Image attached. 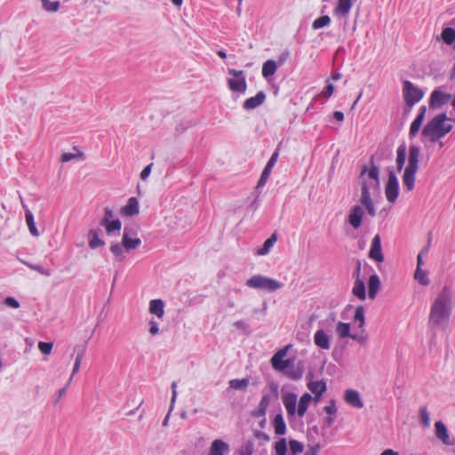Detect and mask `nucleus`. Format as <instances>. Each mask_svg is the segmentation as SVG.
I'll use <instances>...</instances> for the list:
<instances>
[{
	"label": "nucleus",
	"instance_id": "34",
	"mask_svg": "<svg viewBox=\"0 0 455 455\" xmlns=\"http://www.w3.org/2000/svg\"><path fill=\"white\" fill-rule=\"evenodd\" d=\"M273 426L275 428V433L279 435H283L286 432V424L284 422L283 417L281 413H278L275 416L273 420Z\"/></svg>",
	"mask_w": 455,
	"mask_h": 455
},
{
	"label": "nucleus",
	"instance_id": "7",
	"mask_svg": "<svg viewBox=\"0 0 455 455\" xmlns=\"http://www.w3.org/2000/svg\"><path fill=\"white\" fill-rule=\"evenodd\" d=\"M385 195L387 200L394 204L399 196V183L395 173L393 171L388 172V179L385 187Z\"/></svg>",
	"mask_w": 455,
	"mask_h": 455
},
{
	"label": "nucleus",
	"instance_id": "35",
	"mask_svg": "<svg viewBox=\"0 0 455 455\" xmlns=\"http://www.w3.org/2000/svg\"><path fill=\"white\" fill-rule=\"evenodd\" d=\"M277 240L276 234H273L269 238H267L261 248L257 250V255H266L269 252L270 248L275 244Z\"/></svg>",
	"mask_w": 455,
	"mask_h": 455
},
{
	"label": "nucleus",
	"instance_id": "8",
	"mask_svg": "<svg viewBox=\"0 0 455 455\" xmlns=\"http://www.w3.org/2000/svg\"><path fill=\"white\" fill-rule=\"evenodd\" d=\"M313 378L314 373L309 371L306 375V379L308 380L307 387L315 395L314 400L319 401L322 395L326 392V381L323 379L314 381Z\"/></svg>",
	"mask_w": 455,
	"mask_h": 455
},
{
	"label": "nucleus",
	"instance_id": "54",
	"mask_svg": "<svg viewBox=\"0 0 455 455\" xmlns=\"http://www.w3.org/2000/svg\"><path fill=\"white\" fill-rule=\"evenodd\" d=\"M289 58H290V51L289 50H284L278 56V59H277V61H276L277 65L278 66L283 65L288 60Z\"/></svg>",
	"mask_w": 455,
	"mask_h": 455
},
{
	"label": "nucleus",
	"instance_id": "45",
	"mask_svg": "<svg viewBox=\"0 0 455 455\" xmlns=\"http://www.w3.org/2000/svg\"><path fill=\"white\" fill-rule=\"evenodd\" d=\"M330 23L331 18L328 15H323L314 20L312 28L313 29L316 30L328 26Z\"/></svg>",
	"mask_w": 455,
	"mask_h": 455
},
{
	"label": "nucleus",
	"instance_id": "37",
	"mask_svg": "<svg viewBox=\"0 0 455 455\" xmlns=\"http://www.w3.org/2000/svg\"><path fill=\"white\" fill-rule=\"evenodd\" d=\"M414 278L424 286H427L429 284L430 280L427 276V272L426 270H423L422 267H417L414 274Z\"/></svg>",
	"mask_w": 455,
	"mask_h": 455
},
{
	"label": "nucleus",
	"instance_id": "23",
	"mask_svg": "<svg viewBox=\"0 0 455 455\" xmlns=\"http://www.w3.org/2000/svg\"><path fill=\"white\" fill-rule=\"evenodd\" d=\"M380 280L377 274L370 275L368 280V296L370 299H374L380 289Z\"/></svg>",
	"mask_w": 455,
	"mask_h": 455
},
{
	"label": "nucleus",
	"instance_id": "50",
	"mask_svg": "<svg viewBox=\"0 0 455 455\" xmlns=\"http://www.w3.org/2000/svg\"><path fill=\"white\" fill-rule=\"evenodd\" d=\"M275 451L276 455H286L287 444L284 438L280 439L275 444Z\"/></svg>",
	"mask_w": 455,
	"mask_h": 455
},
{
	"label": "nucleus",
	"instance_id": "47",
	"mask_svg": "<svg viewBox=\"0 0 455 455\" xmlns=\"http://www.w3.org/2000/svg\"><path fill=\"white\" fill-rule=\"evenodd\" d=\"M419 419L420 423L425 427H428L430 426V414L427 411V406H422L419 409Z\"/></svg>",
	"mask_w": 455,
	"mask_h": 455
},
{
	"label": "nucleus",
	"instance_id": "53",
	"mask_svg": "<svg viewBox=\"0 0 455 455\" xmlns=\"http://www.w3.org/2000/svg\"><path fill=\"white\" fill-rule=\"evenodd\" d=\"M324 411L328 414V415H333L337 412V407H336V403H335V400L331 399L328 405L324 406L323 408Z\"/></svg>",
	"mask_w": 455,
	"mask_h": 455
},
{
	"label": "nucleus",
	"instance_id": "61",
	"mask_svg": "<svg viewBox=\"0 0 455 455\" xmlns=\"http://www.w3.org/2000/svg\"><path fill=\"white\" fill-rule=\"evenodd\" d=\"M333 92H334V85L332 84H328L324 87L322 93L324 95V97L329 98L332 95Z\"/></svg>",
	"mask_w": 455,
	"mask_h": 455
},
{
	"label": "nucleus",
	"instance_id": "64",
	"mask_svg": "<svg viewBox=\"0 0 455 455\" xmlns=\"http://www.w3.org/2000/svg\"><path fill=\"white\" fill-rule=\"evenodd\" d=\"M234 325L237 328V329H241L243 331H246L248 329V324L243 322V320H239V321H236L234 323Z\"/></svg>",
	"mask_w": 455,
	"mask_h": 455
},
{
	"label": "nucleus",
	"instance_id": "3",
	"mask_svg": "<svg viewBox=\"0 0 455 455\" xmlns=\"http://www.w3.org/2000/svg\"><path fill=\"white\" fill-rule=\"evenodd\" d=\"M450 120L446 113H441L429 120L422 129V136L428 139L431 143L437 142L448 134L453 125L446 121Z\"/></svg>",
	"mask_w": 455,
	"mask_h": 455
},
{
	"label": "nucleus",
	"instance_id": "1",
	"mask_svg": "<svg viewBox=\"0 0 455 455\" xmlns=\"http://www.w3.org/2000/svg\"><path fill=\"white\" fill-rule=\"evenodd\" d=\"M452 310V292L449 286H444L431 305L428 326L432 331L444 330L450 321Z\"/></svg>",
	"mask_w": 455,
	"mask_h": 455
},
{
	"label": "nucleus",
	"instance_id": "2",
	"mask_svg": "<svg viewBox=\"0 0 455 455\" xmlns=\"http://www.w3.org/2000/svg\"><path fill=\"white\" fill-rule=\"evenodd\" d=\"M373 156L371 158V166H362L359 178L362 180L360 204L365 207L368 215L371 218L376 216V208L371 196V188L379 189V169L373 163Z\"/></svg>",
	"mask_w": 455,
	"mask_h": 455
},
{
	"label": "nucleus",
	"instance_id": "24",
	"mask_svg": "<svg viewBox=\"0 0 455 455\" xmlns=\"http://www.w3.org/2000/svg\"><path fill=\"white\" fill-rule=\"evenodd\" d=\"M315 344L322 349H329L331 347L330 337L323 330H318L314 336Z\"/></svg>",
	"mask_w": 455,
	"mask_h": 455
},
{
	"label": "nucleus",
	"instance_id": "4",
	"mask_svg": "<svg viewBox=\"0 0 455 455\" xmlns=\"http://www.w3.org/2000/svg\"><path fill=\"white\" fill-rule=\"evenodd\" d=\"M245 284L250 288L262 290L267 292H274L283 286V283L259 274L254 275L247 279Z\"/></svg>",
	"mask_w": 455,
	"mask_h": 455
},
{
	"label": "nucleus",
	"instance_id": "59",
	"mask_svg": "<svg viewBox=\"0 0 455 455\" xmlns=\"http://www.w3.org/2000/svg\"><path fill=\"white\" fill-rule=\"evenodd\" d=\"M153 164H148L140 172L141 180H145L150 175L152 170Z\"/></svg>",
	"mask_w": 455,
	"mask_h": 455
},
{
	"label": "nucleus",
	"instance_id": "11",
	"mask_svg": "<svg viewBox=\"0 0 455 455\" xmlns=\"http://www.w3.org/2000/svg\"><path fill=\"white\" fill-rule=\"evenodd\" d=\"M363 215L364 211L360 204L352 206L347 216L349 225L355 229L359 228L362 226Z\"/></svg>",
	"mask_w": 455,
	"mask_h": 455
},
{
	"label": "nucleus",
	"instance_id": "31",
	"mask_svg": "<svg viewBox=\"0 0 455 455\" xmlns=\"http://www.w3.org/2000/svg\"><path fill=\"white\" fill-rule=\"evenodd\" d=\"M23 208L25 209V219L27 225L28 227L29 232L33 236H38L39 232L36 227L34 215L32 212L26 208L24 204H22Z\"/></svg>",
	"mask_w": 455,
	"mask_h": 455
},
{
	"label": "nucleus",
	"instance_id": "55",
	"mask_svg": "<svg viewBox=\"0 0 455 455\" xmlns=\"http://www.w3.org/2000/svg\"><path fill=\"white\" fill-rule=\"evenodd\" d=\"M269 403H270V395L269 394H264L261 397V400L259 403V407L264 409L266 411L267 410V407L269 405Z\"/></svg>",
	"mask_w": 455,
	"mask_h": 455
},
{
	"label": "nucleus",
	"instance_id": "28",
	"mask_svg": "<svg viewBox=\"0 0 455 455\" xmlns=\"http://www.w3.org/2000/svg\"><path fill=\"white\" fill-rule=\"evenodd\" d=\"M312 399L313 397L309 393H305L300 396L297 408V413L299 417H303L305 415Z\"/></svg>",
	"mask_w": 455,
	"mask_h": 455
},
{
	"label": "nucleus",
	"instance_id": "38",
	"mask_svg": "<svg viewBox=\"0 0 455 455\" xmlns=\"http://www.w3.org/2000/svg\"><path fill=\"white\" fill-rule=\"evenodd\" d=\"M124 246L119 243H112L110 246V251L114 254L116 259L119 261L123 260L124 259Z\"/></svg>",
	"mask_w": 455,
	"mask_h": 455
},
{
	"label": "nucleus",
	"instance_id": "36",
	"mask_svg": "<svg viewBox=\"0 0 455 455\" xmlns=\"http://www.w3.org/2000/svg\"><path fill=\"white\" fill-rule=\"evenodd\" d=\"M249 379H233L229 380L228 385L229 387L236 389V390H244L249 386Z\"/></svg>",
	"mask_w": 455,
	"mask_h": 455
},
{
	"label": "nucleus",
	"instance_id": "63",
	"mask_svg": "<svg viewBox=\"0 0 455 455\" xmlns=\"http://www.w3.org/2000/svg\"><path fill=\"white\" fill-rule=\"evenodd\" d=\"M319 445L310 446L304 455H318Z\"/></svg>",
	"mask_w": 455,
	"mask_h": 455
},
{
	"label": "nucleus",
	"instance_id": "18",
	"mask_svg": "<svg viewBox=\"0 0 455 455\" xmlns=\"http://www.w3.org/2000/svg\"><path fill=\"white\" fill-rule=\"evenodd\" d=\"M435 435L446 445H454L453 442H451L448 429L445 424L439 420L435 423Z\"/></svg>",
	"mask_w": 455,
	"mask_h": 455
},
{
	"label": "nucleus",
	"instance_id": "25",
	"mask_svg": "<svg viewBox=\"0 0 455 455\" xmlns=\"http://www.w3.org/2000/svg\"><path fill=\"white\" fill-rule=\"evenodd\" d=\"M352 8V0H338V4L334 9L335 15L347 17Z\"/></svg>",
	"mask_w": 455,
	"mask_h": 455
},
{
	"label": "nucleus",
	"instance_id": "33",
	"mask_svg": "<svg viewBox=\"0 0 455 455\" xmlns=\"http://www.w3.org/2000/svg\"><path fill=\"white\" fill-rule=\"evenodd\" d=\"M89 237V247L91 249H96L105 244L104 240L99 237V233L96 229H91L88 233Z\"/></svg>",
	"mask_w": 455,
	"mask_h": 455
},
{
	"label": "nucleus",
	"instance_id": "30",
	"mask_svg": "<svg viewBox=\"0 0 455 455\" xmlns=\"http://www.w3.org/2000/svg\"><path fill=\"white\" fill-rule=\"evenodd\" d=\"M406 145L404 142L400 144L396 149V167L397 171L400 172L404 166L406 160Z\"/></svg>",
	"mask_w": 455,
	"mask_h": 455
},
{
	"label": "nucleus",
	"instance_id": "39",
	"mask_svg": "<svg viewBox=\"0 0 455 455\" xmlns=\"http://www.w3.org/2000/svg\"><path fill=\"white\" fill-rule=\"evenodd\" d=\"M336 331L339 335L341 339L351 336L350 333V324L347 323L339 322L336 326Z\"/></svg>",
	"mask_w": 455,
	"mask_h": 455
},
{
	"label": "nucleus",
	"instance_id": "62",
	"mask_svg": "<svg viewBox=\"0 0 455 455\" xmlns=\"http://www.w3.org/2000/svg\"><path fill=\"white\" fill-rule=\"evenodd\" d=\"M149 332L152 334V335H156L158 332H159V327H158V323L154 321V320H151L149 322Z\"/></svg>",
	"mask_w": 455,
	"mask_h": 455
},
{
	"label": "nucleus",
	"instance_id": "48",
	"mask_svg": "<svg viewBox=\"0 0 455 455\" xmlns=\"http://www.w3.org/2000/svg\"><path fill=\"white\" fill-rule=\"evenodd\" d=\"M289 446L292 455L301 453L304 449V445L300 442L293 439L289 441Z\"/></svg>",
	"mask_w": 455,
	"mask_h": 455
},
{
	"label": "nucleus",
	"instance_id": "22",
	"mask_svg": "<svg viewBox=\"0 0 455 455\" xmlns=\"http://www.w3.org/2000/svg\"><path fill=\"white\" fill-rule=\"evenodd\" d=\"M417 169H411L405 167L403 175V183L408 191L413 190L415 187V180Z\"/></svg>",
	"mask_w": 455,
	"mask_h": 455
},
{
	"label": "nucleus",
	"instance_id": "29",
	"mask_svg": "<svg viewBox=\"0 0 455 455\" xmlns=\"http://www.w3.org/2000/svg\"><path fill=\"white\" fill-rule=\"evenodd\" d=\"M100 226L104 227L108 234L114 233L115 231H120L122 228V222L119 219L114 220H108V219H102Z\"/></svg>",
	"mask_w": 455,
	"mask_h": 455
},
{
	"label": "nucleus",
	"instance_id": "32",
	"mask_svg": "<svg viewBox=\"0 0 455 455\" xmlns=\"http://www.w3.org/2000/svg\"><path fill=\"white\" fill-rule=\"evenodd\" d=\"M353 294L361 300H364L366 298L365 284L364 282L360 278H355V284L352 290Z\"/></svg>",
	"mask_w": 455,
	"mask_h": 455
},
{
	"label": "nucleus",
	"instance_id": "43",
	"mask_svg": "<svg viewBox=\"0 0 455 455\" xmlns=\"http://www.w3.org/2000/svg\"><path fill=\"white\" fill-rule=\"evenodd\" d=\"M43 9L49 12H56L60 9V1L41 0Z\"/></svg>",
	"mask_w": 455,
	"mask_h": 455
},
{
	"label": "nucleus",
	"instance_id": "57",
	"mask_svg": "<svg viewBox=\"0 0 455 455\" xmlns=\"http://www.w3.org/2000/svg\"><path fill=\"white\" fill-rule=\"evenodd\" d=\"M31 269L38 272L39 274L43 275H45V276H50L51 275V271L47 268H44V267H42L41 265H36L35 264V266H31Z\"/></svg>",
	"mask_w": 455,
	"mask_h": 455
},
{
	"label": "nucleus",
	"instance_id": "16",
	"mask_svg": "<svg viewBox=\"0 0 455 455\" xmlns=\"http://www.w3.org/2000/svg\"><path fill=\"white\" fill-rule=\"evenodd\" d=\"M426 112H427V107L421 106L419 109V113H418L416 118L412 121V123L411 124L410 132H409V135L411 138L416 136V134L419 131L420 126L424 121Z\"/></svg>",
	"mask_w": 455,
	"mask_h": 455
},
{
	"label": "nucleus",
	"instance_id": "46",
	"mask_svg": "<svg viewBox=\"0 0 455 455\" xmlns=\"http://www.w3.org/2000/svg\"><path fill=\"white\" fill-rule=\"evenodd\" d=\"M360 331L357 333H351L350 338L355 341H357L360 345L364 346L368 340V334L364 328H359Z\"/></svg>",
	"mask_w": 455,
	"mask_h": 455
},
{
	"label": "nucleus",
	"instance_id": "58",
	"mask_svg": "<svg viewBox=\"0 0 455 455\" xmlns=\"http://www.w3.org/2000/svg\"><path fill=\"white\" fill-rule=\"evenodd\" d=\"M278 156H279V153H278V151H277V149H276V150H275V151L273 152V154L271 155V156H270L269 160L267 161V163L266 166H267V167H269V168H271V169H273V167L275 166V164H276V162H277Z\"/></svg>",
	"mask_w": 455,
	"mask_h": 455
},
{
	"label": "nucleus",
	"instance_id": "60",
	"mask_svg": "<svg viewBox=\"0 0 455 455\" xmlns=\"http://www.w3.org/2000/svg\"><path fill=\"white\" fill-rule=\"evenodd\" d=\"M266 413L267 411L264 409L258 406L257 409L251 411V416L253 418H264L266 416Z\"/></svg>",
	"mask_w": 455,
	"mask_h": 455
},
{
	"label": "nucleus",
	"instance_id": "19",
	"mask_svg": "<svg viewBox=\"0 0 455 455\" xmlns=\"http://www.w3.org/2000/svg\"><path fill=\"white\" fill-rule=\"evenodd\" d=\"M140 212L139 201L136 197L128 199L127 204L121 209V213L124 216L133 217Z\"/></svg>",
	"mask_w": 455,
	"mask_h": 455
},
{
	"label": "nucleus",
	"instance_id": "40",
	"mask_svg": "<svg viewBox=\"0 0 455 455\" xmlns=\"http://www.w3.org/2000/svg\"><path fill=\"white\" fill-rule=\"evenodd\" d=\"M442 38L446 44H452L455 42V29L445 28L442 32Z\"/></svg>",
	"mask_w": 455,
	"mask_h": 455
},
{
	"label": "nucleus",
	"instance_id": "52",
	"mask_svg": "<svg viewBox=\"0 0 455 455\" xmlns=\"http://www.w3.org/2000/svg\"><path fill=\"white\" fill-rule=\"evenodd\" d=\"M254 451V444L252 441H247L241 451L242 455H252Z\"/></svg>",
	"mask_w": 455,
	"mask_h": 455
},
{
	"label": "nucleus",
	"instance_id": "51",
	"mask_svg": "<svg viewBox=\"0 0 455 455\" xmlns=\"http://www.w3.org/2000/svg\"><path fill=\"white\" fill-rule=\"evenodd\" d=\"M53 344L52 342L40 341L38 343V348L44 355H49L52 350Z\"/></svg>",
	"mask_w": 455,
	"mask_h": 455
},
{
	"label": "nucleus",
	"instance_id": "41",
	"mask_svg": "<svg viewBox=\"0 0 455 455\" xmlns=\"http://www.w3.org/2000/svg\"><path fill=\"white\" fill-rule=\"evenodd\" d=\"M271 172H272V169L265 166V168L263 169V171L261 172L259 180H258V183L256 186L257 190L262 188L266 185V183L267 182V180L271 175Z\"/></svg>",
	"mask_w": 455,
	"mask_h": 455
},
{
	"label": "nucleus",
	"instance_id": "44",
	"mask_svg": "<svg viewBox=\"0 0 455 455\" xmlns=\"http://www.w3.org/2000/svg\"><path fill=\"white\" fill-rule=\"evenodd\" d=\"M354 321L358 322V328H364L365 317H364V307L358 306L355 309L354 315Z\"/></svg>",
	"mask_w": 455,
	"mask_h": 455
},
{
	"label": "nucleus",
	"instance_id": "13",
	"mask_svg": "<svg viewBox=\"0 0 455 455\" xmlns=\"http://www.w3.org/2000/svg\"><path fill=\"white\" fill-rule=\"evenodd\" d=\"M130 235L131 229L125 227L124 228L122 244L126 252H129L131 250L138 248L141 244V240L140 238H132Z\"/></svg>",
	"mask_w": 455,
	"mask_h": 455
},
{
	"label": "nucleus",
	"instance_id": "10",
	"mask_svg": "<svg viewBox=\"0 0 455 455\" xmlns=\"http://www.w3.org/2000/svg\"><path fill=\"white\" fill-rule=\"evenodd\" d=\"M288 347H284L283 349H280L277 351L271 358V364L272 367L279 371H285L289 368L291 364V360L286 359L284 360L283 357L285 356L287 353Z\"/></svg>",
	"mask_w": 455,
	"mask_h": 455
},
{
	"label": "nucleus",
	"instance_id": "27",
	"mask_svg": "<svg viewBox=\"0 0 455 455\" xmlns=\"http://www.w3.org/2000/svg\"><path fill=\"white\" fill-rule=\"evenodd\" d=\"M149 312L162 318L164 315V303L160 299H152L149 303Z\"/></svg>",
	"mask_w": 455,
	"mask_h": 455
},
{
	"label": "nucleus",
	"instance_id": "26",
	"mask_svg": "<svg viewBox=\"0 0 455 455\" xmlns=\"http://www.w3.org/2000/svg\"><path fill=\"white\" fill-rule=\"evenodd\" d=\"M278 68V65L275 60H267L263 63L262 66V76L266 79H268L269 77L273 76L275 73L276 72Z\"/></svg>",
	"mask_w": 455,
	"mask_h": 455
},
{
	"label": "nucleus",
	"instance_id": "21",
	"mask_svg": "<svg viewBox=\"0 0 455 455\" xmlns=\"http://www.w3.org/2000/svg\"><path fill=\"white\" fill-rule=\"evenodd\" d=\"M420 148L417 145H411L409 148V159L407 168L419 170Z\"/></svg>",
	"mask_w": 455,
	"mask_h": 455
},
{
	"label": "nucleus",
	"instance_id": "14",
	"mask_svg": "<svg viewBox=\"0 0 455 455\" xmlns=\"http://www.w3.org/2000/svg\"><path fill=\"white\" fill-rule=\"evenodd\" d=\"M283 403L289 417H294L297 412V395L295 393H285L283 397Z\"/></svg>",
	"mask_w": 455,
	"mask_h": 455
},
{
	"label": "nucleus",
	"instance_id": "5",
	"mask_svg": "<svg viewBox=\"0 0 455 455\" xmlns=\"http://www.w3.org/2000/svg\"><path fill=\"white\" fill-rule=\"evenodd\" d=\"M424 95L425 92L415 86L411 81L405 80L403 82V97L409 109L419 102Z\"/></svg>",
	"mask_w": 455,
	"mask_h": 455
},
{
	"label": "nucleus",
	"instance_id": "6",
	"mask_svg": "<svg viewBox=\"0 0 455 455\" xmlns=\"http://www.w3.org/2000/svg\"><path fill=\"white\" fill-rule=\"evenodd\" d=\"M228 74L232 76L228 79V86L230 91L243 94L247 90L246 76L244 71L228 68Z\"/></svg>",
	"mask_w": 455,
	"mask_h": 455
},
{
	"label": "nucleus",
	"instance_id": "15",
	"mask_svg": "<svg viewBox=\"0 0 455 455\" xmlns=\"http://www.w3.org/2000/svg\"><path fill=\"white\" fill-rule=\"evenodd\" d=\"M344 400L354 408L361 409L363 407L360 394L355 389H347L344 394Z\"/></svg>",
	"mask_w": 455,
	"mask_h": 455
},
{
	"label": "nucleus",
	"instance_id": "12",
	"mask_svg": "<svg viewBox=\"0 0 455 455\" xmlns=\"http://www.w3.org/2000/svg\"><path fill=\"white\" fill-rule=\"evenodd\" d=\"M369 258L375 260L377 263H381L384 261V255L381 249V238L379 235H376L372 238L369 251Z\"/></svg>",
	"mask_w": 455,
	"mask_h": 455
},
{
	"label": "nucleus",
	"instance_id": "17",
	"mask_svg": "<svg viewBox=\"0 0 455 455\" xmlns=\"http://www.w3.org/2000/svg\"><path fill=\"white\" fill-rule=\"evenodd\" d=\"M266 100V94L264 92H259L255 96L251 97L244 100L243 103V108L245 110H251L259 106L262 105Z\"/></svg>",
	"mask_w": 455,
	"mask_h": 455
},
{
	"label": "nucleus",
	"instance_id": "9",
	"mask_svg": "<svg viewBox=\"0 0 455 455\" xmlns=\"http://www.w3.org/2000/svg\"><path fill=\"white\" fill-rule=\"evenodd\" d=\"M451 99V94L444 92L441 88L435 89L430 95L429 108L437 109L446 105Z\"/></svg>",
	"mask_w": 455,
	"mask_h": 455
},
{
	"label": "nucleus",
	"instance_id": "20",
	"mask_svg": "<svg viewBox=\"0 0 455 455\" xmlns=\"http://www.w3.org/2000/svg\"><path fill=\"white\" fill-rule=\"evenodd\" d=\"M229 452V445L221 439H215L210 447L209 455H224Z\"/></svg>",
	"mask_w": 455,
	"mask_h": 455
},
{
	"label": "nucleus",
	"instance_id": "42",
	"mask_svg": "<svg viewBox=\"0 0 455 455\" xmlns=\"http://www.w3.org/2000/svg\"><path fill=\"white\" fill-rule=\"evenodd\" d=\"M286 375L293 380H299L302 378L303 375V368L302 367H291L286 369Z\"/></svg>",
	"mask_w": 455,
	"mask_h": 455
},
{
	"label": "nucleus",
	"instance_id": "56",
	"mask_svg": "<svg viewBox=\"0 0 455 455\" xmlns=\"http://www.w3.org/2000/svg\"><path fill=\"white\" fill-rule=\"evenodd\" d=\"M4 305L7 307H10L12 308H18L20 307V302L13 297H7L4 301Z\"/></svg>",
	"mask_w": 455,
	"mask_h": 455
},
{
	"label": "nucleus",
	"instance_id": "49",
	"mask_svg": "<svg viewBox=\"0 0 455 455\" xmlns=\"http://www.w3.org/2000/svg\"><path fill=\"white\" fill-rule=\"evenodd\" d=\"M84 347L81 348L77 354H76V360H75V363H74V367H73V370H72V374H71V377H70V379H72V377L79 371L80 369V365H81V363H82V359H83V356H84Z\"/></svg>",
	"mask_w": 455,
	"mask_h": 455
}]
</instances>
